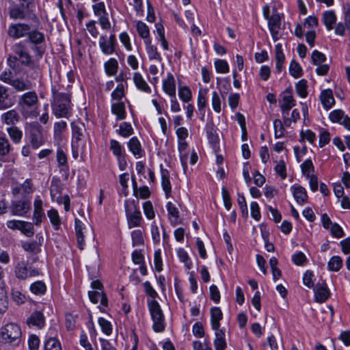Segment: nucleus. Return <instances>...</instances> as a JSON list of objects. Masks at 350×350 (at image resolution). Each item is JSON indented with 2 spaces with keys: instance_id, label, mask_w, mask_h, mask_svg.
I'll return each instance as SVG.
<instances>
[{
  "instance_id": "obj_1",
  "label": "nucleus",
  "mask_w": 350,
  "mask_h": 350,
  "mask_svg": "<svg viewBox=\"0 0 350 350\" xmlns=\"http://www.w3.org/2000/svg\"><path fill=\"white\" fill-rule=\"evenodd\" d=\"M53 102L51 107L53 114L58 118H68L72 114L70 96L66 93H59L53 90Z\"/></svg>"
},
{
  "instance_id": "obj_2",
  "label": "nucleus",
  "mask_w": 350,
  "mask_h": 350,
  "mask_svg": "<svg viewBox=\"0 0 350 350\" xmlns=\"http://www.w3.org/2000/svg\"><path fill=\"white\" fill-rule=\"evenodd\" d=\"M21 335V327L17 324L8 323L0 329V342L18 345Z\"/></svg>"
},
{
  "instance_id": "obj_3",
  "label": "nucleus",
  "mask_w": 350,
  "mask_h": 350,
  "mask_svg": "<svg viewBox=\"0 0 350 350\" xmlns=\"http://www.w3.org/2000/svg\"><path fill=\"white\" fill-rule=\"evenodd\" d=\"M124 208L129 228L140 226L142 217L138 206V202L135 200H126Z\"/></svg>"
},
{
  "instance_id": "obj_4",
  "label": "nucleus",
  "mask_w": 350,
  "mask_h": 350,
  "mask_svg": "<svg viewBox=\"0 0 350 350\" xmlns=\"http://www.w3.org/2000/svg\"><path fill=\"white\" fill-rule=\"evenodd\" d=\"M148 307L153 321V329L157 332H161L165 329L164 315L157 301L151 299L148 301Z\"/></svg>"
},
{
  "instance_id": "obj_5",
  "label": "nucleus",
  "mask_w": 350,
  "mask_h": 350,
  "mask_svg": "<svg viewBox=\"0 0 350 350\" xmlns=\"http://www.w3.org/2000/svg\"><path fill=\"white\" fill-rule=\"evenodd\" d=\"M29 143L34 149H38L44 144L43 129L37 122L27 124Z\"/></svg>"
},
{
  "instance_id": "obj_6",
  "label": "nucleus",
  "mask_w": 350,
  "mask_h": 350,
  "mask_svg": "<svg viewBox=\"0 0 350 350\" xmlns=\"http://www.w3.org/2000/svg\"><path fill=\"white\" fill-rule=\"evenodd\" d=\"M38 101V96L35 92H28L21 96L18 105L24 117L27 118L31 114L27 109L36 105Z\"/></svg>"
},
{
  "instance_id": "obj_7",
  "label": "nucleus",
  "mask_w": 350,
  "mask_h": 350,
  "mask_svg": "<svg viewBox=\"0 0 350 350\" xmlns=\"http://www.w3.org/2000/svg\"><path fill=\"white\" fill-rule=\"evenodd\" d=\"M264 16L268 21V26L274 40L278 39V31L281 25V16L280 14L275 13L271 16L269 14V9L264 11Z\"/></svg>"
},
{
  "instance_id": "obj_8",
  "label": "nucleus",
  "mask_w": 350,
  "mask_h": 350,
  "mask_svg": "<svg viewBox=\"0 0 350 350\" xmlns=\"http://www.w3.org/2000/svg\"><path fill=\"white\" fill-rule=\"evenodd\" d=\"M99 47L105 55H111L116 51L117 41L115 34H111L109 37L106 35H102L99 38Z\"/></svg>"
},
{
  "instance_id": "obj_9",
  "label": "nucleus",
  "mask_w": 350,
  "mask_h": 350,
  "mask_svg": "<svg viewBox=\"0 0 350 350\" xmlns=\"http://www.w3.org/2000/svg\"><path fill=\"white\" fill-rule=\"evenodd\" d=\"M31 209L29 200H20L12 201L10 206L11 214L15 216H25Z\"/></svg>"
},
{
  "instance_id": "obj_10",
  "label": "nucleus",
  "mask_w": 350,
  "mask_h": 350,
  "mask_svg": "<svg viewBox=\"0 0 350 350\" xmlns=\"http://www.w3.org/2000/svg\"><path fill=\"white\" fill-rule=\"evenodd\" d=\"M72 139V147L80 148L83 144L84 137V132L85 131V126L81 122H73L71 124Z\"/></svg>"
},
{
  "instance_id": "obj_11",
  "label": "nucleus",
  "mask_w": 350,
  "mask_h": 350,
  "mask_svg": "<svg viewBox=\"0 0 350 350\" xmlns=\"http://www.w3.org/2000/svg\"><path fill=\"white\" fill-rule=\"evenodd\" d=\"M30 29V26L25 23L12 24L9 27L8 33L12 38H20L28 35Z\"/></svg>"
},
{
  "instance_id": "obj_12",
  "label": "nucleus",
  "mask_w": 350,
  "mask_h": 350,
  "mask_svg": "<svg viewBox=\"0 0 350 350\" xmlns=\"http://www.w3.org/2000/svg\"><path fill=\"white\" fill-rule=\"evenodd\" d=\"M282 98L280 107L282 115H288L291 109L295 105V100L290 90H286L282 93Z\"/></svg>"
},
{
  "instance_id": "obj_13",
  "label": "nucleus",
  "mask_w": 350,
  "mask_h": 350,
  "mask_svg": "<svg viewBox=\"0 0 350 350\" xmlns=\"http://www.w3.org/2000/svg\"><path fill=\"white\" fill-rule=\"evenodd\" d=\"M44 216L43 210V202L39 196H37L33 202V219L36 226H40L42 223V218Z\"/></svg>"
},
{
  "instance_id": "obj_14",
  "label": "nucleus",
  "mask_w": 350,
  "mask_h": 350,
  "mask_svg": "<svg viewBox=\"0 0 350 350\" xmlns=\"http://www.w3.org/2000/svg\"><path fill=\"white\" fill-rule=\"evenodd\" d=\"M0 120L6 125H14L20 120V115L16 109H10L1 114Z\"/></svg>"
},
{
  "instance_id": "obj_15",
  "label": "nucleus",
  "mask_w": 350,
  "mask_h": 350,
  "mask_svg": "<svg viewBox=\"0 0 350 350\" xmlns=\"http://www.w3.org/2000/svg\"><path fill=\"white\" fill-rule=\"evenodd\" d=\"M293 197L299 204H304L308 200L306 190L301 185H294L291 188Z\"/></svg>"
},
{
  "instance_id": "obj_16",
  "label": "nucleus",
  "mask_w": 350,
  "mask_h": 350,
  "mask_svg": "<svg viewBox=\"0 0 350 350\" xmlns=\"http://www.w3.org/2000/svg\"><path fill=\"white\" fill-rule=\"evenodd\" d=\"M207 88H200L198 95V109L201 114L200 120H204L205 108L206 107V95L208 94Z\"/></svg>"
},
{
  "instance_id": "obj_17",
  "label": "nucleus",
  "mask_w": 350,
  "mask_h": 350,
  "mask_svg": "<svg viewBox=\"0 0 350 350\" xmlns=\"http://www.w3.org/2000/svg\"><path fill=\"white\" fill-rule=\"evenodd\" d=\"M329 292L325 283L317 284L314 288V296L316 301L319 303L325 302L329 297Z\"/></svg>"
},
{
  "instance_id": "obj_18",
  "label": "nucleus",
  "mask_w": 350,
  "mask_h": 350,
  "mask_svg": "<svg viewBox=\"0 0 350 350\" xmlns=\"http://www.w3.org/2000/svg\"><path fill=\"white\" fill-rule=\"evenodd\" d=\"M12 150V147L8 139L5 135H0V161H5Z\"/></svg>"
},
{
  "instance_id": "obj_19",
  "label": "nucleus",
  "mask_w": 350,
  "mask_h": 350,
  "mask_svg": "<svg viewBox=\"0 0 350 350\" xmlns=\"http://www.w3.org/2000/svg\"><path fill=\"white\" fill-rule=\"evenodd\" d=\"M161 186L165 192V197L170 198L171 196L172 187L170 180V173L167 170L163 169V165H161Z\"/></svg>"
},
{
  "instance_id": "obj_20",
  "label": "nucleus",
  "mask_w": 350,
  "mask_h": 350,
  "mask_svg": "<svg viewBox=\"0 0 350 350\" xmlns=\"http://www.w3.org/2000/svg\"><path fill=\"white\" fill-rule=\"evenodd\" d=\"M13 105V101L10 98L8 89L0 85V110L8 109Z\"/></svg>"
},
{
  "instance_id": "obj_21",
  "label": "nucleus",
  "mask_w": 350,
  "mask_h": 350,
  "mask_svg": "<svg viewBox=\"0 0 350 350\" xmlns=\"http://www.w3.org/2000/svg\"><path fill=\"white\" fill-rule=\"evenodd\" d=\"M214 330L215 331V338L214 340V346L215 350H225L227 347V344L226 342V335L224 330L219 328Z\"/></svg>"
},
{
  "instance_id": "obj_22",
  "label": "nucleus",
  "mask_w": 350,
  "mask_h": 350,
  "mask_svg": "<svg viewBox=\"0 0 350 350\" xmlns=\"http://www.w3.org/2000/svg\"><path fill=\"white\" fill-rule=\"evenodd\" d=\"M168 218L172 226H176L180 223V215L178 208L171 202H168L166 204Z\"/></svg>"
},
{
  "instance_id": "obj_23",
  "label": "nucleus",
  "mask_w": 350,
  "mask_h": 350,
  "mask_svg": "<svg viewBox=\"0 0 350 350\" xmlns=\"http://www.w3.org/2000/svg\"><path fill=\"white\" fill-rule=\"evenodd\" d=\"M320 99L323 107L326 109H330L335 103L333 92L330 89L323 90L321 94Z\"/></svg>"
},
{
  "instance_id": "obj_24",
  "label": "nucleus",
  "mask_w": 350,
  "mask_h": 350,
  "mask_svg": "<svg viewBox=\"0 0 350 350\" xmlns=\"http://www.w3.org/2000/svg\"><path fill=\"white\" fill-rule=\"evenodd\" d=\"M163 89L171 97L176 96V86L174 76L169 73L167 77L163 82Z\"/></svg>"
},
{
  "instance_id": "obj_25",
  "label": "nucleus",
  "mask_w": 350,
  "mask_h": 350,
  "mask_svg": "<svg viewBox=\"0 0 350 350\" xmlns=\"http://www.w3.org/2000/svg\"><path fill=\"white\" fill-rule=\"evenodd\" d=\"M89 298L90 301L96 304L99 301L100 302V304L104 306L107 307L108 305V300L106 295L103 293V291H90L88 293Z\"/></svg>"
},
{
  "instance_id": "obj_26",
  "label": "nucleus",
  "mask_w": 350,
  "mask_h": 350,
  "mask_svg": "<svg viewBox=\"0 0 350 350\" xmlns=\"http://www.w3.org/2000/svg\"><path fill=\"white\" fill-rule=\"evenodd\" d=\"M223 314L221 310L218 307H214L211 310V321L213 329H217L220 327V321L222 319Z\"/></svg>"
},
{
  "instance_id": "obj_27",
  "label": "nucleus",
  "mask_w": 350,
  "mask_h": 350,
  "mask_svg": "<svg viewBox=\"0 0 350 350\" xmlns=\"http://www.w3.org/2000/svg\"><path fill=\"white\" fill-rule=\"evenodd\" d=\"M27 323L41 328L44 325V317L41 312L36 311L27 319Z\"/></svg>"
},
{
  "instance_id": "obj_28",
  "label": "nucleus",
  "mask_w": 350,
  "mask_h": 350,
  "mask_svg": "<svg viewBox=\"0 0 350 350\" xmlns=\"http://www.w3.org/2000/svg\"><path fill=\"white\" fill-rule=\"evenodd\" d=\"M111 112L116 116L118 120H124L126 115L124 103L122 101L112 103Z\"/></svg>"
},
{
  "instance_id": "obj_29",
  "label": "nucleus",
  "mask_w": 350,
  "mask_h": 350,
  "mask_svg": "<svg viewBox=\"0 0 350 350\" xmlns=\"http://www.w3.org/2000/svg\"><path fill=\"white\" fill-rule=\"evenodd\" d=\"M29 267L28 264L24 261L18 262L14 271L16 278L21 280L28 278Z\"/></svg>"
},
{
  "instance_id": "obj_30",
  "label": "nucleus",
  "mask_w": 350,
  "mask_h": 350,
  "mask_svg": "<svg viewBox=\"0 0 350 350\" xmlns=\"http://www.w3.org/2000/svg\"><path fill=\"white\" fill-rule=\"evenodd\" d=\"M128 146L130 151L137 158H140L142 156V149L141 144L136 137H132L129 143Z\"/></svg>"
},
{
  "instance_id": "obj_31",
  "label": "nucleus",
  "mask_w": 350,
  "mask_h": 350,
  "mask_svg": "<svg viewBox=\"0 0 350 350\" xmlns=\"http://www.w3.org/2000/svg\"><path fill=\"white\" fill-rule=\"evenodd\" d=\"M275 53L276 70L277 72H280L282 70L283 64L285 59L284 55L282 49V45L280 44H278L275 45Z\"/></svg>"
},
{
  "instance_id": "obj_32",
  "label": "nucleus",
  "mask_w": 350,
  "mask_h": 350,
  "mask_svg": "<svg viewBox=\"0 0 350 350\" xmlns=\"http://www.w3.org/2000/svg\"><path fill=\"white\" fill-rule=\"evenodd\" d=\"M133 81L137 88L141 91L149 93L150 88L139 72H135L133 75Z\"/></svg>"
},
{
  "instance_id": "obj_33",
  "label": "nucleus",
  "mask_w": 350,
  "mask_h": 350,
  "mask_svg": "<svg viewBox=\"0 0 350 350\" xmlns=\"http://www.w3.org/2000/svg\"><path fill=\"white\" fill-rule=\"evenodd\" d=\"M144 44L149 59L161 62L162 58L158 53L157 47L151 44V40H146L144 41Z\"/></svg>"
},
{
  "instance_id": "obj_34",
  "label": "nucleus",
  "mask_w": 350,
  "mask_h": 350,
  "mask_svg": "<svg viewBox=\"0 0 350 350\" xmlns=\"http://www.w3.org/2000/svg\"><path fill=\"white\" fill-rule=\"evenodd\" d=\"M83 224L79 219H75V232L77 240V245L80 250L83 249L84 237L83 234Z\"/></svg>"
},
{
  "instance_id": "obj_35",
  "label": "nucleus",
  "mask_w": 350,
  "mask_h": 350,
  "mask_svg": "<svg viewBox=\"0 0 350 350\" xmlns=\"http://www.w3.org/2000/svg\"><path fill=\"white\" fill-rule=\"evenodd\" d=\"M323 22L327 30L333 29V25L336 21V16L334 11H326L323 14Z\"/></svg>"
},
{
  "instance_id": "obj_36",
  "label": "nucleus",
  "mask_w": 350,
  "mask_h": 350,
  "mask_svg": "<svg viewBox=\"0 0 350 350\" xmlns=\"http://www.w3.org/2000/svg\"><path fill=\"white\" fill-rule=\"evenodd\" d=\"M187 148V143L185 140H178V151L180 153V159L181 161V164L184 170H186L187 165V154L186 153V149Z\"/></svg>"
},
{
  "instance_id": "obj_37",
  "label": "nucleus",
  "mask_w": 350,
  "mask_h": 350,
  "mask_svg": "<svg viewBox=\"0 0 350 350\" xmlns=\"http://www.w3.org/2000/svg\"><path fill=\"white\" fill-rule=\"evenodd\" d=\"M31 292L36 295H43L46 291V286L42 281H36L30 285Z\"/></svg>"
},
{
  "instance_id": "obj_38",
  "label": "nucleus",
  "mask_w": 350,
  "mask_h": 350,
  "mask_svg": "<svg viewBox=\"0 0 350 350\" xmlns=\"http://www.w3.org/2000/svg\"><path fill=\"white\" fill-rule=\"evenodd\" d=\"M10 85L17 91H25L31 89V83L29 81H25L22 79H14Z\"/></svg>"
},
{
  "instance_id": "obj_39",
  "label": "nucleus",
  "mask_w": 350,
  "mask_h": 350,
  "mask_svg": "<svg viewBox=\"0 0 350 350\" xmlns=\"http://www.w3.org/2000/svg\"><path fill=\"white\" fill-rule=\"evenodd\" d=\"M19 59L22 64L28 66L31 69L34 70L35 73H36L35 77L38 76V75L40 73L39 66L36 63L31 61V56L29 55V54L28 53L23 55V56L22 57L19 58Z\"/></svg>"
},
{
  "instance_id": "obj_40",
  "label": "nucleus",
  "mask_w": 350,
  "mask_h": 350,
  "mask_svg": "<svg viewBox=\"0 0 350 350\" xmlns=\"http://www.w3.org/2000/svg\"><path fill=\"white\" fill-rule=\"evenodd\" d=\"M7 132L14 143L18 144L21 142L23 137V132L17 126L8 127Z\"/></svg>"
},
{
  "instance_id": "obj_41",
  "label": "nucleus",
  "mask_w": 350,
  "mask_h": 350,
  "mask_svg": "<svg viewBox=\"0 0 350 350\" xmlns=\"http://www.w3.org/2000/svg\"><path fill=\"white\" fill-rule=\"evenodd\" d=\"M57 161L61 170H68L67 157L62 148H58L57 151Z\"/></svg>"
},
{
  "instance_id": "obj_42",
  "label": "nucleus",
  "mask_w": 350,
  "mask_h": 350,
  "mask_svg": "<svg viewBox=\"0 0 350 350\" xmlns=\"http://www.w3.org/2000/svg\"><path fill=\"white\" fill-rule=\"evenodd\" d=\"M342 266V260L339 256H332L328 263L327 268L331 271H338Z\"/></svg>"
},
{
  "instance_id": "obj_43",
  "label": "nucleus",
  "mask_w": 350,
  "mask_h": 350,
  "mask_svg": "<svg viewBox=\"0 0 350 350\" xmlns=\"http://www.w3.org/2000/svg\"><path fill=\"white\" fill-rule=\"evenodd\" d=\"M118 69V61L114 58H111L105 63V70L107 75L112 76L116 74Z\"/></svg>"
},
{
  "instance_id": "obj_44",
  "label": "nucleus",
  "mask_w": 350,
  "mask_h": 350,
  "mask_svg": "<svg viewBox=\"0 0 350 350\" xmlns=\"http://www.w3.org/2000/svg\"><path fill=\"white\" fill-rule=\"evenodd\" d=\"M136 29L139 36L146 41L150 39V32L148 26L142 21H138L136 24Z\"/></svg>"
},
{
  "instance_id": "obj_45",
  "label": "nucleus",
  "mask_w": 350,
  "mask_h": 350,
  "mask_svg": "<svg viewBox=\"0 0 350 350\" xmlns=\"http://www.w3.org/2000/svg\"><path fill=\"white\" fill-rule=\"evenodd\" d=\"M179 260L185 264L187 269L189 270L192 267V262L189 257L187 252L183 248H179L177 251Z\"/></svg>"
},
{
  "instance_id": "obj_46",
  "label": "nucleus",
  "mask_w": 350,
  "mask_h": 350,
  "mask_svg": "<svg viewBox=\"0 0 350 350\" xmlns=\"http://www.w3.org/2000/svg\"><path fill=\"white\" fill-rule=\"evenodd\" d=\"M66 127H67V123L65 121L61 120L59 122H56L54 124V129H53L55 138L60 139L62 133L66 131Z\"/></svg>"
},
{
  "instance_id": "obj_47",
  "label": "nucleus",
  "mask_w": 350,
  "mask_h": 350,
  "mask_svg": "<svg viewBox=\"0 0 350 350\" xmlns=\"http://www.w3.org/2000/svg\"><path fill=\"white\" fill-rule=\"evenodd\" d=\"M345 25L342 23L337 24L335 28V33L339 36H343L345 28H350V14H346L345 16Z\"/></svg>"
},
{
  "instance_id": "obj_48",
  "label": "nucleus",
  "mask_w": 350,
  "mask_h": 350,
  "mask_svg": "<svg viewBox=\"0 0 350 350\" xmlns=\"http://www.w3.org/2000/svg\"><path fill=\"white\" fill-rule=\"evenodd\" d=\"M29 40L34 44L42 43L44 40V34L38 31H29L28 33Z\"/></svg>"
},
{
  "instance_id": "obj_49",
  "label": "nucleus",
  "mask_w": 350,
  "mask_h": 350,
  "mask_svg": "<svg viewBox=\"0 0 350 350\" xmlns=\"http://www.w3.org/2000/svg\"><path fill=\"white\" fill-rule=\"evenodd\" d=\"M289 72L290 74L295 78H299L301 77L303 74L301 67L297 62L294 60H293L290 64Z\"/></svg>"
},
{
  "instance_id": "obj_50",
  "label": "nucleus",
  "mask_w": 350,
  "mask_h": 350,
  "mask_svg": "<svg viewBox=\"0 0 350 350\" xmlns=\"http://www.w3.org/2000/svg\"><path fill=\"white\" fill-rule=\"evenodd\" d=\"M178 96L183 102L187 103L191 99V91L187 86L180 87L178 88Z\"/></svg>"
},
{
  "instance_id": "obj_51",
  "label": "nucleus",
  "mask_w": 350,
  "mask_h": 350,
  "mask_svg": "<svg viewBox=\"0 0 350 350\" xmlns=\"http://www.w3.org/2000/svg\"><path fill=\"white\" fill-rule=\"evenodd\" d=\"M44 350H62V347L55 338L51 337L45 342Z\"/></svg>"
},
{
  "instance_id": "obj_52",
  "label": "nucleus",
  "mask_w": 350,
  "mask_h": 350,
  "mask_svg": "<svg viewBox=\"0 0 350 350\" xmlns=\"http://www.w3.org/2000/svg\"><path fill=\"white\" fill-rule=\"evenodd\" d=\"M133 133V129L131 124L124 122L120 124L119 129V134L124 137H127L131 135Z\"/></svg>"
},
{
  "instance_id": "obj_53",
  "label": "nucleus",
  "mask_w": 350,
  "mask_h": 350,
  "mask_svg": "<svg viewBox=\"0 0 350 350\" xmlns=\"http://www.w3.org/2000/svg\"><path fill=\"white\" fill-rule=\"evenodd\" d=\"M133 246L144 244V237L142 230H135L131 232Z\"/></svg>"
},
{
  "instance_id": "obj_54",
  "label": "nucleus",
  "mask_w": 350,
  "mask_h": 350,
  "mask_svg": "<svg viewBox=\"0 0 350 350\" xmlns=\"http://www.w3.org/2000/svg\"><path fill=\"white\" fill-rule=\"evenodd\" d=\"M216 71L219 73H227L229 72L228 62L224 59H217L215 62Z\"/></svg>"
},
{
  "instance_id": "obj_55",
  "label": "nucleus",
  "mask_w": 350,
  "mask_h": 350,
  "mask_svg": "<svg viewBox=\"0 0 350 350\" xmlns=\"http://www.w3.org/2000/svg\"><path fill=\"white\" fill-rule=\"evenodd\" d=\"M306 88L307 81L304 79L299 81L295 85L297 93L302 98H305L308 95Z\"/></svg>"
},
{
  "instance_id": "obj_56",
  "label": "nucleus",
  "mask_w": 350,
  "mask_h": 350,
  "mask_svg": "<svg viewBox=\"0 0 350 350\" xmlns=\"http://www.w3.org/2000/svg\"><path fill=\"white\" fill-rule=\"evenodd\" d=\"M143 208L144 214L148 219H152L154 217L155 214L152 204L150 201L145 202L143 204Z\"/></svg>"
},
{
  "instance_id": "obj_57",
  "label": "nucleus",
  "mask_w": 350,
  "mask_h": 350,
  "mask_svg": "<svg viewBox=\"0 0 350 350\" xmlns=\"http://www.w3.org/2000/svg\"><path fill=\"white\" fill-rule=\"evenodd\" d=\"M326 60L325 55L321 52L315 50L312 53V62L314 65H319Z\"/></svg>"
},
{
  "instance_id": "obj_58",
  "label": "nucleus",
  "mask_w": 350,
  "mask_h": 350,
  "mask_svg": "<svg viewBox=\"0 0 350 350\" xmlns=\"http://www.w3.org/2000/svg\"><path fill=\"white\" fill-rule=\"evenodd\" d=\"M98 323L101 327L102 331L107 335H110L112 332L111 323L103 317L98 319Z\"/></svg>"
},
{
  "instance_id": "obj_59",
  "label": "nucleus",
  "mask_w": 350,
  "mask_h": 350,
  "mask_svg": "<svg viewBox=\"0 0 350 350\" xmlns=\"http://www.w3.org/2000/svg\"><path fill=\"white\" fill-rule=\"evenodd\" d=\"M110 150L116 157L122 156V148L118 141L115 139L110 140Z\"/></svg>"
},
{
  "instance_id": "obj_60",
  "label": "nucleus",
  "mask_w": 350,
  "mask_h": 350,
  "mask_svg": "<svg viewBox=\"0 0 350 350\" xmlns=\"http://www.w3.org/2000/svg\"><path fill=\"white\" fill-rule=\"evenodd\" d=\"M273 127L275 131V138H280L284 135V126L282 121L279 119H276L273 122Z\"/></svg>"
},
{
  "instance_id": "obj_61",
  "label": "nucleus",
  "mask_w": 350,
  "mask_h": 350,
  "mask_svg": "<svg viewBox=\"0 0 350 350\" xmlns=\"http://www.w3.org/2000/svg\"><path fill=\"white\" fill-rule=\"evenodd\" d=\"M10 16L13 19H24L26 14L23 9L19 8H13L10 10Z\"/></svg>"
},
{
  "instance_id": "obj_62",
  "label": "nucleus",
  "mask_w": 350,
  "mask_h": 350,
  "mask_svg": "<svg viewBox=\"0 0 350 350\" xmlns=\"http://www.w3.org/2000/svg\"><path fill=\"white\" fill-rule=\"evenodd\" d=\"M124 96V85L122 83L118 84L116 89L111 93V97L114 100L120 101V100Z\"/></svg>"
},
{
  "instance_id": "obj_63",
  "label": "nucleus",
  "mask_w": 350,
  "mask_h": 350,
  "mask_svg": "<svg viewBox=\"0 0 350 350\" xmlns=\"http://www.w3.org/2000/svg\"><path fill=\"white\" fill-rule=\"evenodd\" d=\"M47 215L51 224L57 228L60 224V219L57 211L53 208L47 212Z\"/></svg>"
},
{
  "instance_id": "obj_64",
  "label": "nucleus",
  "mask_w": 350,
  "mask_h": 350,
  "mask_svg": "<svg viewBox=\"0 0 350 350\" xmlns=\"http://www.w3.org/2000/svg\"><path fill=\"white\" fill-rule=\"evenodd\" d=\"M211 102L214 111L216 113H219L221 111V100L218 93L215 91L212 94Z\"/></svg>"
}]
</instances>
